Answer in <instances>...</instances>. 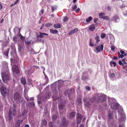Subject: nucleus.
Instances as JSON below:
<instances>
[{"mask_svg":"<svg viewBox=\"0 0 127 127\" xmlns=\"http://www.w3.org/2000/svg\"><path fill=\"white\" fill-rule=\"evenodd\" d=\"M113 113L112 111L110 110H109L107 113V121L108 122V126L109 127H116V125L114 122L111 123L110 120L112 119L113 118Z\"/></svg>","mask_w":127,"mask_h":127,"instance_id":"f257e3e1","label":"nucleus"},{"mask_svg":"<svg viewBox=\"0 0 127 127\" xmlns=\"http://www.w3.org/2000/svg\"><path fill=\"white\" fill-rule=\"evenodd\" d=\"M14 98L15 101L17 102L20 103L22 101V98L19 93L16 92L14 95Z\"/></svg>","mask_w":127,"mask_h":127,"instance_id":"f03ea898","label":"nucleus"},{"mask_svg":"<svg viewBox=\"0 0 127 127\" xmlns=\"http://www.w3.org/2000/svg\"><path fill=\"white\" fill-rule=\"evenodd\" d=\"M1 77L4 82L8 80L9 79V74L8 72L3 71L1 73Z\"/></svg>","mask_w":127,"mask_h":127,"instance_id":"7ed1b4c3","label":"nucleus"},{"mask_svg":"<svg viewBox=\"0 0 127 127\" xmlns=\"http://www.w3.org/2000/svg\"><path fill=\"white\" fill-rule=\"evenodd\" d=\"M0 92L1 94L4 97H6L8 93V90L3 86H2L1 88Z\"/></svg>","mask_w":127,"mask_h":127,"instance_id":"20e7f679","label":"nucleus"},{"mask_svg":"<svg viewBox=\"0 0 127 127\" xmlns=\"http://www.w3.org/2000/svg\"><path fill=\"white\" fill-rule=\"evenodd\" d=\"M16 110L15 109H10L9 112L8 120L10 121L12 118V117L14 116L16 114Z\"/></svg>","mask_w":127,"mask_h":127,"instance_id":"39448f33","label":"nucleus"},{"mask_svg":"<svg viewBox=\"0 0 127 127\" xmlns=\"http://www.w3.org/2000/svg\"><path fill=\"white\" fill-rule=\"evenodd\" d=\"M69 123L68 121L66 119L65 117H63L61 118V125L63 127L66 126Z\"/></svg>","mask_w":127,"mask_h":127,"instance_id":"423d86ee","label":"nucleus"},{"mask_svg":"<svg viewBox=\"0 0 127 127\" xmlns=\"http://www.w3.org/2000/svg\"><path fill=\"white\" fill-rule=\"evenodd\" d=\"M19 68L17 65H14L12 68V70L13 72H15L16 74H19L20 73Z\"/></svg>","mask_w":127,"mask_h":127,"instance_id":"0eeeda50","label":"nucleus"},{"mask_svg":"<svg viewBox=\"0 0 127 127\" xmlns=\"http://www.w3.org/2000/svg\"><path fill=\"white\" fill-rule=\"evenodd\" d=\"M106 98L104 95H100L98 97L97 101L98 102L101 103L105 101Z\"/></svg>","mask_w":127,"mask_h":127,"instance_id":"6e6552de","label":"nucleus"},{"mask_svg":"<svg viewBox=\"0 0 127 127\" xmlns=\"http://www.w3.org/2000/svg\"><path fill=\"white\" fill-rule=\"evenodd\" d=\"M82 117V116L81 115L79 114H77V116L76 117V122L77 124H79L81 122Z\"/></svg>","mask_w":127,"mask_h":127,"instance_id":"1a4fd4ad","label":"nucleus"},{"mask_svg":"<svg viewBox=\"0 0 127 127\" xmlns=\"http://www.w3.org/2000/svg\"><path fill=\"white\" fill-rule=\"evenodd\" d=\"M119 105L117 103H113L111 105V108L118 110L119 108Z\"/></svg>","mask_w":127,"mask_h":127,"instance_id":"9d476101","label":"nucleus"},{"mask_svg":"<svg viewBox=\"0 0 127 127\" xmlns=\"http://www.w3.org/2000/svg\"><path fill=\"white\" fill-rule=\"evenodd\" d=\"M65 103V101H64L62 102L59 104L58 107L59 110H61L63 109Z\"/></svg>","mask_w":127,"mask_h":127,"instance_id":"9b49d317","label":"nucleus"},{"mask_svg":"<svg viewBox=\"0 0 127 127\" xmlns=\"http://www.w3.org/2000/svg\"><path fill=\"white\" fill-rule=\"evenodd\" d=\"M103 45L101 44V46H97L95 48V50L98 53L101 50L102 51L103 48Z\"/></svg>","mask_w":127,"mask_h":127,"instance_id":"f8f14e48","label":"nucleus"},{"mask_svg":"<svg viewBox=\"0 0 127 127\" xmlns=\"http://www.w3.org/2000/svg\"><path fill=\"white\" fill-rule=\"evenodd\" d=\"M91 103H92L93 102V99H90L89 102L87 101L85 102V105L87 106L88 107H89L91 105V103Z\"/></svg>","mask_w":127,"mask_h":127,"instance_id":"ddd939ff","label":"nucleus"},{"mask_svg":"<svg viewBox=\"0 0 127 127\" xmlns=\"http://www.w3.org/2000/svg\"><path fill=\"white\" fill-rule=\"evenodd\" d=\"M39 33L40 34V35H39L37 36V37H40L41 38H42L44 37V35H48V34L46 33H42L41 32H39Z\"/></svg>","mask_w":127,"mask_h":127,"instance_id":"4468645a","label":"nucleus"},{"mask_svg":"<svg viewBox=\"0 0 127 127\" xmlns=\"http://www.w3.org/2000/svg\"><path fill=\"white\" fill-rule=\"evenodd\" d=\"M78 30L77 28H75L72 31L70 32H69L68 33V35H70L71 34L74 33L75 32H77Z\"/></svg>","mask_w":127,"mask_h":127,"instance_id":"2eb2a0df","label":"nucleus"},{"mask_svg":"<svg viewBox=\"0 0 127 127\" xmlns=\"http://www.w3.org/2000/svg\"><path fill=\"white\" fill-rule=\"evenodd\" d=\"M21 82L22 84L25 85L26 83V81L25 78L24 77H22L21 78Z\"/></svg>","mask_w":127,"mask_h":127,"instance_id":"dca6fc26","label":"nucleus"},{"mask_svg":"<svg viewBox=\"0 0 127 127\" xmlns=\"http://www.w3.org/2000/svg\"><path fill=\"white\" fill-rule=\"evenodd\" d=\"M113 19L114 22H118L119 20V17L117 16H114L113 18Z\"/></svg>","mask_w":127,"mask_h":127,"instance_id":"f3484780","label":"nucleus"},{"mask_svg":"<svg viewBox=\"0 0 127 127\" xmlns=\"http://www.w3.org/2000/svg\"><path fill=\"white\" fill-rule=\"evenodd\" d=\"M50 32L54 34H56L58 33V31L57 30H53L52 29H50Z\"/></svg>","mask_w":127,"mask_h":127,"instance_id":"a211bd4d","label":"nucleus"},{"mask_svg":"<svg viewBox=\"0 0 127 127\" xmlns=\"http://www.w3.org/2000/svg\"><path fill=\"white\" fill-rule=\"evenodd\" d=\"M54 27L56 29L60 28L61 26L60 24L58 23L54 24Z\"/></svg>","mask_w":127,"mask_h":127,"instance_id":"6ab92c4d","label":"nucleus"},{"mask_svg":"<svg viewBox=\"0 0 127 127\" xmlns=\"http://www.w3.org/2000/svg\"><path fill=\"white\" fill-rule=\"evenodd\" d=\"M118 54L119 57L121 58H122L126 56L127 55V54L126 53H125L123 55L122 54H121L119 52L118 53Z\"/></svg>","mask_w":127,"mask_h":127,"instance_id":"aec40b11","label":"nucleus"},{"mask_svg":"<svg viewBox=\"0 0 127 127\" xmlns=\"http://www.w3.org/2000/svg\"><path fill=\"white\" fill-rule=\"evenodd\" d=\"M75 112H72L69 115V117L70 119H72L75 116Z\"/></svg>","mask_w":127,"mask_h":127,"instance_id":"412c9836","label":"nucleus"},{"mask_svg":"<svg viewBox=\"0 0 127 127\" xmlns=\"http://www.w3.org/2000/svg\"><path fill=\"white\" fill-rule=\"evenodd\" d=\"M95 25H91L89 27V29L90 30L92 31H93L95 29Z\"/></svg>","mask_w":127,"mask_h":127,"instance_id":"4be33fe9","label":"nucleus"},{"mask_svg":"<svg viewBox=\"0 0 127 127\" xmlns=\"http://www.w3.org/2000/svg\"><path fill=\"white\" fill-rule=\"evenodd\" d=\"M58 117V116L56 115H54L52 117V120L53 121H55Z\"/></svg>","mask_w":127,"mask_h":127,"instance_id":"5701e85b","label":"nucleus"},{"mask_svg":"<svg viewBox=\"0 0 127 127\" xmlns=\"http://www.w3.org/2000/svg\"><path fill=\"white\" fill-rule=\"evenodd\" d=\"M20 120H18L16 122L15 127H20Z\"/></svg>","mask_w":127,"mask_h":127,"instance_id":"b1692460","label":"nucleus"},{"mask_svg":"<svg viewBox=\"0 0 127 127\" xmlns=\"http://www.w3.org/2000/svg\"><path fill=\"white\" fill-rule=\"evenodd\" d=\"M50 93H47L44 95V96L46 99H49L50 97Z\"/></svg>","mask_w":127,"mask_h":127,"instance_id":"393cba45","label":"nucleus"},{"mask_svg":"<svg viewBox=\"0 0 127 127\" xmlns=\"http://www.w3.org/2000/svg\"><path fill=\"white\" fill-rule=\"evenodd\" d=\"M42 125L44 126H46L47 124V122L45 119H43L42 121Z\"/></svg>","mask_w":127,"mask_h":127,"instance_id":"a878e982","label":"nucleus"},{"mask_svg":"<svg viewBox=\"0 0 127 127\" xmlns=\"http://www.w3.org/2000/svg\"><path fill=\"white\" fill-rule=\"evenodd\" d=\"M48 127H55V126L53 123L51 122L49 123Z\"/></svg>","mask_w":127,"mask_h":127,"instance_id":"bb28decb","label":"nucleus"},{"mask_svg":"<svg viewBox=\"0 0 127 127\" xmlns=\"http://www.w3.org/2000/svg\"><path fill=\"white\" fill-rule=\"evenodd\" d=\"M81 100L82 99L80 97H77V101L79 103H81L82 102Z\"/></svg>","mask_w":127,"mask_h":127,"instance_id":"cd10ccee","label":"nucleus"},{"mask_svg":"<svg viewBox=\"0 0 127 127\" xmlns=\"http://www.w3.org/2000/svg\"><path fill=\"white\" fill-rule=\"evenodd\" d=\"M101 17V18L103 19H105V20H110V18L108 16H104V17Z\"/></svg>","mask_w":127,"mask_h":127,"instance_id":"c85d7f7f","label":"nucleus"},{"mask_svg":"<svg viewBox=\"0 0 127 127\" xmlns=\"http://www.w3.org/2000/svg\"><path fill=\"white\" fill-rule=\"evenodd\" d=\"M110 64L111 66L112 65H113V66H116V63L115 62L111 61L110 62Z\"/></svg>","mask_w":127,"mask_h":127,"instance_id":"c756f323","label":"nucleus"},{"mask_svg":"<svg viewBox=\"0 0 127 127\" xmlns=\"http://www.w3.org/2000/svg\"><path fill=\"white\" fill-rule=\"evenodd\" d=\"M52 24L51 23H48L45 24V26L47 27H49L52 26Z\"/></svg>","mask_w":127,"mask_h":127,"instance_id":"7c9ffc66","label":"nucleus"},{"mask_svg":"<svg viewBox=\"0 0 127 127\" xmlns=\"http://www.w3.org/2000/svg\"><path fill=\"white\" fill-rule=\"evenodd\" d=\"M99 36H97L95 38V39L96 40V43H98L99 42L100 40L99 39Z\"/></svg>","mask_w":127,"mask_h":127,"instance_id":"2f4dec72","label":"nucleus"},{"mask_svg":"<svg viewBox=\"0 0 127 127\" xmlns=\"http://www.w3.org/2000/svg\"><path fill=\"white\" fill-rule=\"evenodd\" d=\"M27 110H24L22 114V116H24V115L26 114L27 113Z\"/></svg>","mask_w":127,"mask_h":127,"instance_id":"473e14b6","label":"nucleus"},{"mask_svg":"<svg viewBox=\"0 0 127 127\" xmlns=\"http://www.w3.org/2000/svg\"><path fill=\"white\" fill-rule=\"evenodd\" d=\"M105 15V13H99V17L101 18V17H104V16Z\"/></svg>","mask_w":127,"mask_h":127,"instance_id":"72a5a7b5","label":"nucleus"},{"mask_svg":"<svg viewBox=\"0 0 127 127\" xmlns=\"http://www.w3.org/2000/svg\"><path fill=\"white\" fill-rule=\"evenodd\" d=\"M92 40L91 39H90V44L89 45L90 46L92 47L94 46V44L92 42Z\"/></svg>","mask_w":127,"mask_h":127,"instance_id":"f704fd0d","label":"nucleus"},{"mask_svg":"<svg viewBox=\"0 0 127 127\" xmlns=\"http://www.w3.org/2000/svg\"><path fill=\"white\" fill-rule=\"evenodd\" d=\"M92 19V17H89L88 18H87L86 19V21L87 22H89L91 21Z\"/></svg>","mask_w":127,"mask_h":127,"instance_id":"c9c22d12","label":"nucleus"},{"mask_svg":"<svg viewBox=\"0 0 127 127\" xmlns=\"http://www.w3.org/2000/svg\"><path fill=\"white\" fill-rule=\"evenodd\" d=\"M57 7L55 6H51L52 12H53L54 10H55Z\"/></svg>","mask_w":127,"mask_h":127,"instance_id":"e433bc0d","label":"nucleus"},{"mask_svg":"<svg viewBox=\"0 0 127 127\" xmlns=\"http://www.w3.org/2000/svg\"><path fill=\"white\" fill-rule=\"evenodd\" d=\"M9 49H8V50H9ZM4 55L6 57H8V54L9 53V51L8 50L4 51Z\"/></svg>","mask_w":127,"mask_h":127,"instance_id":"4c0bfd02","label":"nucleus"},{"mask_svg":"<svg viewBox=\"0 0 127 127\" xmlns=\"http://www.w3.org/2000/svg\"><path fill=\"white\" fill-rule=\"evenodd\" d=\"M106 35L105 33H102L100 35V37L102 38H103L106 36Z\"/></svg>","mask_w":127,"mask_h":127,"instance_id":"58836bf2","label":"nucleus"},{"mask_svg":"<svg viewBox=\"0 0 127 127\" xmlns=\"http://www.w3.org/2000/svg\"><path fill=\"white\" fill-rule=\"evenodd\" d=\"M69 90L67 89L65 90L64 92V94L65 95H68Z\"/></svg>","mask_w":127,"mask_h":127,"instance_id":"ea45409f","label":"nucleus"},{"mask_svg":"<svg viewBox=\"0 0 127 127\" xmlns=\"http://www.w3.org/2000/svg\"><path fill=\"white\" fill-rule=\"evenodd\" d=\"M115 47L114 46L111 45L110 48H111V50L112 51H113L115 50Z\"/></svg>","mask_w":127,"mask_h":127,"instance_id":"a19ab883","label":"nucleus"},{"mask_svg":"<svg viewBox=\"0 0 127 127\" xmlns=\"http://www.w3.org/2000/svg\"><path fill=\"white\" fill-rule=\"evenodd\" d=\"M123 13L125 16H127V11L124 10L123 11Z\"/></svg>","mask_w":127,"mask_h":127,"instance_id":"79ce46f5","label":"nucleus"},{"mask_svg":"<svg viewBox=\"0 0 127 127\" xmlns=\"http://www.w3.org/2000/svg\"><path fill=\"white\" fill-rule=\"evenodd\" d=\"M68 18L67 17H64L63 20V21L64 22H65L68 21Z\"/></svg>","mask_w":127,"mask_h":127,"instance_id":"37998d69","label":"nucleus"},{"mask_svg":"<svg viewBox=\"0 0 127 127\" xmlns=\"http://www.w3.org/2000/svg\"><path fill=\"white\" fill-rule=\"evenodd\" d=\"M77 8V6L76 5H75L73 7L72 9V11H74Z\"/></svg>","mask_w":127,"mask_h":127,"instance_id":"c03bdc74","label":"nucleus"},{"mask_svg":"<svg viewBox=\"0 0 127 127\" xmlns=\"http://www.w3.org/2000/svg\"><path fill=\"white\" fill-rule=\"evenodd\" d=\"M21 37L20 39L22 40H24L25 39V37H23L21 34H20Z\"/></svg>","mask_w":127,"mask_h":127,"instance_id":"a18cd8bd","label":"nucleus"},{"mask_svg":"<svg viewBox=\"0 0 127 127\" xmlns=\"http://www.w3.org/2000/svg\"><path fill=\"white\" fill-rule=\"evenodd\" d=\"M30 104L31 105V106L33 107L34 106V102H32L30 103Z\"/></svg>","mask_w":127,"mask_h":127,"instance_id":"49530a36","label":"nucleus"},{"mask_svg":"<svg viewBox=\"0 0 127 127\" xmlns=\"http://www.w3.org/2000/svg\"><path fill=\"white\" fill-rule=\"evenodd\" d=\"M25 43L27 44H31V42L28 40H26L25 41Z\"/></svg>","mask_w":127,"mask_h":127,"instance_id":"de8ad7c7","label":"nucleus"},{"mask_svg":"<svg viewBox=\"0 0 127 127\" xmlns=\"http://www.w3.org/2000/svg\"><path fill=\"white\" fill-rule=\"evenodd\" d=\"M126 117L125 116H124L122 117L121 119L122 121H124L126 119Z\"/></svg>","mask_w":127,"mask_h":127,"instance_id":"09e8293b","label":"nucleus"},{"mask_svg":"<svg viewBox=\"0 0 127 127\" xmlns=\"http://www.w3.org/2000/svg\"><path fill=\"white\" fill-rule=\"evenodd\" d=\"M119 64L120 65H122L123 66H124V64L123 63H122V62L121 61H119Z\"/></svg>","mask_w":127,"mask_h":127,"instance_id":"8fccbe9b","label":"nucleus"},{"mask_svg":"<svg viewBox=\"0 0 127 127\" xmlns=\"http://www.w3.org/2000/svg\"><path fill=\"white\" fill-rule=\"evenodd\" d=\"M85 88H86V89L87 90L90 91V88L89 86H86Z\"/></svg>","mask_w":127,"mask_h":127,"instance_id":"3c124183","label":"nucleus"},{"mask_svg":"<svg viewBox=\"0 0 127 127\" xmlns=\"http://www.w3.org/2000/svg\"><path fill=\"white\" fill-rule=\"evenodd\" d=\"M115 76V74L114 73H112L111 74V76L112 78H113Z\"/></svg>","mask_w":127,"mask_h":127,"instance_id":"603ef678","label":"nucleus"},{"mask_svg":"<svg viewBox=\"0 0 127 127\" xmlns=\"http://www.w3.org/2000/svg\"><path fill=\"white\" fill-rule=\"evenodd\" d=\"M80 9L79 8H78L76 10H75V11H76V13H78L79 12V11H80Z\"/></svg>","mask_w":127,"mask_h":127,"instance_id":"864d4df0","label":"nucleus"},{"mask_svg":"<svg viewBox=\"0 0 127 127\" xmlns=\"http://www.w3.org/2000/svg\"><path fill=\"white\" fill-rule=\"evenodd\" d=\"M120 52L122 54H123H123H125L124 51L123 50H120Z\"/></svg>","mask_w":127,"mask_h":127,"instance_id":"5fc2aeb1","label":"nucleus"},{"mask_svg":"<svg viewBox=\"0 0 127 127\" xmlns=\"http://www.w3.org/2000/svg\"><path fill=\"white\" fill-rule=\"evenodd\" d=\"M94 22L95 23H96V22L98 20L97 18H95L94 19Z\"/></svg>","mask_w":127,"mask_h":127,"instance_id":"6e6d98bb","label":"nucleus"},{"mask_svg":"<svg viewBox=\"0 0 127 127\" xmlns=\"http://www.w3.org/2000/svg\"><path fill=\"white\" fill-rule=\"evenodd\" d=\"M13 106H14V107L12 108H11V109H15V107L16 106V105L15 104H13Z\"/></svg>","mask_w":127,"mask_h":127,"instance_id":"4d7b16f0","label":"nucleus"},{"mask_svg":"<svg viewBox=\"0 0 127 127\" xmlns=\"http://www.w3.org/2000/svg\"><path fill=\"white\" fill-rule=\"evenodd\" d=\"M87 100V99L86 98L84 97L83 99V101L84 102H85Z\"/></svg>","mask_w":127,"mask_h":127,"instance_id":"13d9d810","label":"nucleus"},{"mask_svg":"<svg viewBox=\"0 0 127 127\" xmlns=\"http://www.w3.org/2000/svg\"><path fill=\"white\" fill-rule=\"evenodd\" d=\"M113 59L114 60H117L118 59V57L116 56H114L113 57Z\"/></svg>","mask_w":127,"mask_h":127,"instance_id":"bf43d9fd","label":"nucleus"},{"mask_svg":"<svg viewBox=\"0 0 127 127\" xmlns=\"http://www.w3.org/2000/svg\"><path fill=\"white\" fill-rule=\"evenodd\" d=\"M2 8V5L1 4V2H0V8L1 9Z\"/></svg>","mask_w":127,"mask_h":127,"instance_id":"052dcab7","label":"nucleus"},{"mask_svg":"<svg viewBox=\"0 0 127 127\" xmlns=\"http://www.w3.org/2000/svg\"><path fill=\"white\" fill-rule=\"evenodd\" d=\"M40 11L41 12V13L42 14H43L44 12V10L43 9H42V10H41Z\"/></svg>","mask_w":127,"mask_h":127,"instance_id":"680f3d73","label":"nucleus"},{"mask_svg":"<svg viewBox=\"0 0 127 127\" xmlns=\"http://www.w3.org/2000/svg\"><path fill=\"white\" fill-rule=\"evenodd\" d=\"M29 125L26 124L25 125V127H29Z\"/></svg>","mask_w":127,"mask_h":127,"instance_id":"e2e57ef3","label":"nucleus"},{"mask_svg":"<svg viewBox=\"0 0 127 127\" xmlns=\"http://www.w3.org/2000/svg\"><path fill=\"white\" fill-rule=\"evenodd\" d=\"M19 2V0H17L14 3V4H15Z\"/></svg>","mask_w":127,"mask_h":127,"instance_id":"0e129e2a","label":"nucleus"},{"mask_svg":"<svg viewBox=\"0 0 127 127\" xmlns=\"http://www.w3.org/2000/svg\"><path fill=\"white\" fill-rule=\"evenodd\" d=\"M25 98L27 101H28L29 100V98L28 97H26Z\"/></svg>","mask_w":127,"mask_h":127,"instance_id":"69168bd1","label":"nucleus"},{"mask_svg":"<svg viewBox=\"0 0 127 127\" xmlns=\"http://www.w3.org/2000/svg\"><path fill=\"white\" fill-rule=\"evenodd\" d=\"M29 100L30 101H32L34 100V99L33 97H31L29 99Z\"/></svg>","mask_w":127,"mask_h":127,"instance_id":"338daca9","label":"nucleus"},{"mask_svg":"<svg viewBox=\"0 0 127 127\" xmlns=\"http://www.w3.org/2000/svg\"><path fill=\"white\" fill-rule=\"evenodd\" d=\"M4 19L3 18H2L1 21L0 23H3V22L4 21Z\"/></svg>","mask_w":127,"mask_h":127,"instance_id":"774afa93","label":"nucleus"}]
</instances>
